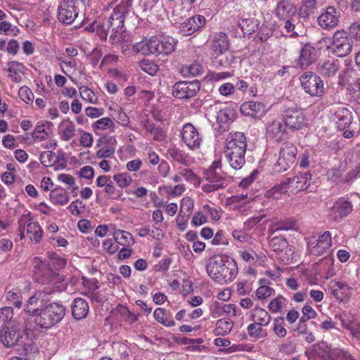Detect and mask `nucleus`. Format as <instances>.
I'll return each mask as SVG.
<instances>
[{
	"label": "nucleus",
	"instance_id": "51",
	"mask_svg": "<svg viewBox=\"0 0 360 360\" xmlns=\"http://www.w3.org/2000/svg\"><path fill=\"white\" fill-rule=\"evenodd\" d=\"M113 179L120 188L128 186L132 181L131 176L126 172L115 174Z\"/></svg>",
	"mask_w": 360,
	"mask_h": 360
},
{
	"label": "nucleus",
	"instance_id": "8",
	"mask_svg": "<svg viewBox=\"0 0 360 360\" xmlns=\"http://www.w3.org/2000/svg\"><path fill=\"white\" fill-rule=\"evenodd\" d=\"M300 80L304 91L311 96L320 97L323 94V81L316 73L307 72L300 77Z\"/></svg>",
	"mask_w": 360,
	"mask_h": 360
},
{
	"label": "nucleus",
	"instance_id": "32",
	"mask_svg": "<svg viewBox=\"0 0 360 360\" xmlns=\"http://www.w3.org/2000/svg\"><path fill=\"white\" fill-rule=\"evenodd\" d=\"M284 129L281 122L274 120L266 127V136L269 139L279 140Z\"/></svg>",
	"mask_w": 360,
	"mask_h": 360
},
{
	"label": "nucleus",
	"instance_id": "34",
	"mask_svg": "<svg viewBox=\"0 0 360 360\" xmlns=\"http://www.w3.org/2000/svg\"><path fill=\"white\" fill-rule=\"evenodd\" d=\"M113 238L117 243L124 247L130 246L134 243L132 235L122 230L115 231L113 233Z\"/></svg>",
	"mask_w": 360,
	"mask_h": 360
},
{
	"label": "nucleus",
	"instance_id": "33",
	"mask_svg": "<svg viewBox=\"0 0 360 360\" xmlns=\"http://www.w3.org/2000/svg\"><path fill=\"white\" fill-rule=\"evenodd\" d=\"M8 70L9 72L8 77L11 78L14 82H20L22 79L19 72H22L24 69V65L18 61H11L7 63Z\"/></svg>",
	"mask_w": 360,
	"mask_h": 360
},
{
	"label": "nucleus",
	"instance_id": "46",
	"mask_svg": "<svg viewBox=\"0 0 360 360\" xmlns=\"http://www.w3.org/2000/svg\"><path fill=\"white\" fill-rule=\"evenodd\" d=\"M141 69L150 75H154L158 70V65L153 60L143 59L140 61Z\"/></svg>",
	"mask_w": 360,
	"mask_h": 360
},
{
	"label": "nucleus",
	"instance_id": "55",
	"mask_svg": "<svg viewBox=\"0 0 360 360\" xmlns=\"http://www.w3.org/2000/svg\"><path fill=\"white\" fill-rule=\"evenodd\" d=\"M283 317H278L274 321L273 330L279 338L285 337L287 333V331L283 326Z\"/></svg>",
	"mask_w": 360,
	"mask_h": 360
},
{
	"label": "nucleus",
	"instance_id": "19",
	"mask_svg": "<svg viewBox=\"0 0 360 360\" xmlns=\"http://www.w3.org/2000/svg\"><path fill=\"white\" fill-rule=\"evenodd\" d=\"M340 67V61L335 58H328L320 61L317 65V72L323 77H334Z\"/></svg>",
	"mask_w": 360,
	"mask_h": 360
},
{
	"label": "nucleus",
	"instance_id": "53",
	"mask_svg": "<svg viewBox=\"0 0 360 360\" xmlns=\"http://www.w3.org/2000/svg\"><path fill=\"white\" fill-rule=\"evenodd\" d=\"M80 96L84 100L91 103H96L97 98L95 96L94 92L86 86H82L79 88Z\"/></svg>",
	"mask_w": 360,
	"mask_h": 360
},
{
	"label": "nucleus",
	"instance_id": "61",
	"mask_svg": "<svg viewBox=\"0 0 360 360\" xmlns=\"http://www.w3.org/2000/svg\"><path fill=\"white\" fill-rule=\"evenodd\" d=\"M349 32L353 38L360 41V20L354 22L349 26Z\"/></svg>",
	"mask_w": 360,
	"mask_h": 360
},
{
	"label": "nucleus",
	"instance_id": "25",
	"mask_svg": "<svg viewBox=\"0 0 360 360\" xmlns=\"http://www.w3.org/2000/svg\"><path fill=\"white\" fill-rule=\"evenodd\" d=\"M352 210L351 202L343 198L339 199L332 208L333 219L337 221L348 215Z\"/></svg>",
	"mask_w": 360,
	"mask_h": 360
},
{
	"label": "nucleus",
	"instance_id": "63",
	"mask_svg": "<svg viewBox=\"0 0 360 360\" xmlns=\"http://www.w3.org/2000/svg\"><path fill=\"white\" fill-rule=\"evenodd\" d=\"M104 113V110L103 108H97L94 107H87L85 109V114L86 116L91 118H96Z\"/></svg>",
	"mask_w": 360,
	"mask_h": 360
},
{
	"label": "nucleus",
	"instance_id": "54",
	"mask_svg": "<svg viewBox=\"0 0 360 360\" xmlns=\"http://www.w3.org/2000/svg\"><path fill=\"white\" fill-rule=\"evenodd\" d=\"M48 136L44 124L36 126L34 130L31 133V136L34 140L44 141Z\"/></svg>",
	"mask_w": 360,
	"mask_h": 360
},
{
	"label": "nucleus",
	"instance_id": "14",
	"mask_svg": "<svg viewBox=\"0 0 360 360\" xmlns=\"http://www.w3.org/2000/svg\"><path fill=\"white\" fill-rule=\"evenodd\" d=\"M269 246L271 250L276 252H282L285 250L284 255L280 256V259L283 262H288L292 259L293 254L291 248L288 246V243L283 236H274L269 239Z\"/></svg>",
	"mask_w": 360,
	"mask_h": 360
},
{
	"label": "nucleus",
	"instance_id": "28",
	"mask_svg": "<svg viewBox=\"0 0 360 360\" xmlns=\"http://www.w3.org/2000/svg\"><path fill=\"white\" fill-rule=\"evenodd\" d=\"M49 198L52 203L58 205H65L69 202L68 193L65 188L61 187L51 190Z\"/></svg>",
	"mask_w": 360,
	"mask_h": 360
},
{
	"label": "nucleus",
	"instance_id": "3",
	"mask_svg": "<svg viewBox=\"0 0 360 360\" xmlns=\"http://www.w3.org/2000/svg\"><path fill=\"white\" fill-rule=\"evenodd\" d=\"M247 149L246 137L243 133H230L226 139L224 155L229 165L234 169H241L245 163Z\"/></svg>",
	"mask_w": 360,
	"mask_h": 360
},
{
	"label": "nucleus",
	"instance_id": "1",
	"mask_svg": "<svg viewBox=\"0 0 360 360\" xmlns=\"http://www.w3.org/2000/svg\"><path fill=\"white\" fill-rule=\"evenodd\" d=\"M32 264L34 280L38 283L46 285L42 290L36 292L30 297L25 305L24 311L35 317L40 311L41 306L45 304L43 295H51L56 292L58 288L56 285L62 278L58 273L53 271L47 264L38 257L33 259Z\"/></svg>",
	"mask_w": 360,
	"mask_h": 360
},
{
	"label": "nucleus",
	"instance_id": "58",
	"mask_svg": "<svg viewBox=\"0 0 360 360\" xmlns=\"http://www.w3.org/2000/svg\"><path fill=\"white\" fill-rule=\"evenodd\" d=\"M223 304L219 302H214L210 307V314L214 318H218L224 315Z\"/></svg>",
	"mask_w": 360,
	"mask_h": 360
},
{
	"label": "nucleus",
	"instance_id": "52",
	"mask_svg": "<svg viewBox=\"0 0 360 360\" xmlns=\"http://www.w3.org/2000/svg\"><path fill=\"white\" fill-rule=\"evenodd\" d=\"M56 154L51 151H44L40 155V162L45 167L54 166L56 165Z\"/></svg>",
	"mask_w": 360,
	"mask_h": 360
},
{
	"label": "nucleus",
	"instance_id": "49",
	"mask_svg": "<svg viewBox=\"0 0 360 360\" xmlns=\"http://www.w3.org/2000/svg\"><path fill=\"white\" fill-rule=\"evenodd\" d=\"M330 289L331 290V293L336 297L337 298L340 299V291L345 292V290L349 289V287L347 285L343 282L341 281H331L329 283L328 285Z\"/></svg>",
	"mask_w": 360,
	"mask_h": 360
},
{
	"label": "nucleus",
	"instance_id": "56",
	"mask_svg": "<svg viewBox=\"0 0 360 360\" xmlns=\"http://www.w3.org/2000/svg\"><path fill=\"white\" fill-rule=\"evenodd\" d=\"M18 96L23 101L27 104L32 103L34 94L27 86H22L18 91Z\"/></svg>",
	"mask_w": 360,
	"mask_h": 360
},
{
	"label": "nucleus",
	"instance_id": "18",
	"mask_svg": "<svg viewBox=\"0 0 360 360\" xmlns=\"http://www.w3.org/2000/svg\"><path fill=\"white\" fill-rule=\"evenodd\" d=\"M319 25L323 29H331L339 22V13L334 7L330 6L318 18Z\"/></svg>",
	"mask_w": 360,
	"mask_h": 360
},
{
	"label": "nucleus",
	"instance_id": "42",
	"mask_svg": "<svg viewBox=\"0 0 360 360\" xmlns=\"http://www.w3.org/2000/svg\"><path fill=\"white\" fill-rule=\"evenodd\" d=\"M262 326L256 323L250 324L247 328L248 335L251 338L257 339L266 337L267 333L262 329Z\"/></svg>",
	"mask_w": 360,
	"mask_h": 360
},
{
	"label": "nucleus",
	"instance_id": "35",
	"mask_svg": "<svg viewBox=\"0 0 360 360\" xmlns=\"http://www.w3.org/2000/svg\"><path fill=\"white\" fill-rule=\"evenodd\" d=\"M167 155L173 160L178 162L184 165L188 164V155L180 149L173 147L167 150Z\"/></svg>",
	"mask_w": 360,
	"mask_h": 360
},
{
	"label": "nucleus",
	"instance_id": "22",
	"mask_svg": "<svg viewBox=\"0 0 360 360\" xmlns=\"http://www.w3.org/2000/svg\"><path fill=\"white\" fill-rule=\"evenodd\" d=\"M240 110L244 115L256 118L265 113V106L261 102L248 101L240 105Z\"/></svg>",
	"mask_w": 360,
	"mask_h": 360
},
{
	"label": "nucleus",
	"instance_id": "7",
	"mask_svg": "<svg viewBox=\"0 0 360 360\" xmlns=\"http://www.w3.org/2000/svg\"><path fill=\"white\" fill-rule=\"evenodd\" d=\"M297 147L290 141L284 142L279 150L278 159L274 165V171L283 172L290 168L295 160Z\"/></svg>",
	"mask_w": 360,
	"mask_h": 360
},
{
	"label": "nucleus",
	"instance_id": "30",
	"mask_svg": "<svg viewBox=\"0 0 360 360\" xmlns=\"http://www.w3.org/2000/svg\"><path fill=\"white\" fill-rule=\"evenodd\" d=\"M233 327V321L229 318H223L217 320L214 333L216 335L224 336L230 333Z\"/></svg>",
	"mask_w": 360,
	"mask_h": 360
},
{
	"label": "nucleus",
	"instance_id": "62",
	"mask_svg": "<svg viewBox=\"0 0 360 360\" xmlns=\"http://www.w3.org/2000/svg\"><path fill=\"white\" fill-rule=\"evenodd\" d=\"M219 91L222 96L232 95L235 91V86L231 83H224L220 86Z\"/></svg>",
	"mask_w": 360,
	"mask_h": 360
},
{
	"label": "nucleus",
	"instance_id": "50",
	"mask_svg": "<svg viewBox=\"0 0 360 360\" xmlns=\"http://www.w3.org/2000/svg\"><path fill=\"white\" fill-rule=\"evenodd\" d=\"M13 316V311L11 307H3L0 309V321L4 325L13 326L11 322Z\"/></svg>",
	"mask_w": 360,
	"mask_h": 360
},
{
	"label": "nucleus",
	"instance_id": "11",
	"mask_svg": "<svg viewBox=\"0 0 360 360\" xmlns=\"http://www.w3.org/2000/svg\"><path fill=\"white\" fill-rule=\"evenodd\" d=\"M181 135L182 141L189 149L194 150L200 148L202 136L192 124H185L181 131Z\"/></svg>",
	"mask_w": 360,
	"mask_h": 360
},
{
	"label": "nucleus",
	"instance_id": "45",
	"mask_svg": "<svg viewBox=\"0 0 360 360\" xmlns=\"http://www.w3.org/2000/svg\"><path fill=\"white\" fill-rule=\"evenodd\" d=\"M21 292L18 288H13L6 294V299L13 302V304L20 309L22 306Z\"/></svg>",
	"mask_w": 360,
	"mask_h": 360
},
{
	"label": "nucleus",
	"instance_id": "48",
	"mask_svg": "<svg viewBox=\"0 0 360 360\" xmlns=\"http://www.w3.org/2000/svg\"><path fill=\"white\" fill-rule=\"evenodd\" d=\"M181 176L187 181L193 185H199L200 179L192 169L188 168H179Z\"/></svg>",
	"mask_w": 360,
	"mask_h": 360
},
{
	"label": "nucleus",
	"instance_id": "15",
	"mask_svg": "<svg viewBox=\"0 0 360 360\" xmlns=\"http://www.w3.org/2000/svg\"><path fill=\"white\" fill-rule=\"evenodd\" d=\"M20 338L21 335L14 325H4L0 330V341L5 347L15 346Z\"/></svg>",
	"mask_w": 360,
	"mask_h": 360
},
{
	"label": "nucleus",
	"instance_id": "21",
	"mask_svg": "<svg viewBox=\"0 0 360 360\" xmlns=\"http://www.w3.org/2000/svg\"><path fill=\"white\" fill-rule=\"evenodd\" d=\"M311 175L309 172L301 173L292 178H288V184L292 191H300L307 189L310 185Z\"/></svg>",
	"mask_w": 360,
	"mask_h": 360
},
{
	"label": "nucleus",
	"instance_id": "10",
	"mask_svg": "<svg viewBox=\"0 0 360 360\" xmlns=\"http://www.w3.org/2000/svg\"><path fill=\"white\" fill-rule=\"evenodd\" d=\"M200 89V84L198 80L178 82L173 86L172 94L177 98L189 99L195 96Z\"/></svg>",
	"mask_w": 360,
	"mask_h": 360
},
{
	"label": "nucleus",
	"instance_id": "38",
	"mask_svg": "<svg viewBox=\"0 0 360 360\" xmlns=\"http://www.w3.org/2000/svg\"><path fill=\"white\" fill-rule=\"evenodd\" d=\"M290 188L288 184V180L282 181L281 184L274 186L271 190L267 191V196L278 199L282 194H285L288 190Z\"/></svg>",
	"mask_w": 360,
	"mask_h": 360
},
{
	"label": "nucleus",
	"instance_id": "36",
	"mask_svg": "<svg viewBox=\"0 0 360 360\" xmlns=\"http://www.w3.org/2000/svg\"><path fill=\"white\" fill-rule=\"evenodd\" d=\"M295 226V221L290 219L276 220L271 226L269 231L274 233V232L278 231H288L293 229Z\"/></svg>",
	"mask_w": 360,
	"mask_h": 360
},
{
	"label": "nucleus",
	"instance_id": "6",
	"mask_svg": "<svg viewBox=\"0 0 360 360\" xmlns=\"http://www.w3.org/2000/svg\"><path fill=\"white\" fill-rule=\"evenodd\" d=\"M65 308L63 305L53 302L44 304L40 311L34 317V323L41 328L49 329L59 323L65 316Z\"/></svg>",
	"mask_w": 360,
	"mask_h": 360
},
{
	"label": "nucleus",
	"instance_id": "17",
	"mask_svg": "<svg viewBox=\"0 0 360 360\" xmlns=\"http://www.w3.org/2000/svg\"><path fill=\"white\" fill-rule=\"evenodd\" d=\"M316 55L317 51L314 46L310 44H305L300 51V56L296 61V65L302 69H306L315 62Z\"/></svg>",
	"mask_w": 360,
	"mask_h": 360
},
{
	"label": "nucleus",
	"instance_id": "41",
	"mask_svg": "<svg viewBox=\"0 0 360 360\" xmlns=\"http://www.w3.org/2000/svg\"><path fill=\"white\" fill-rule=\"evenodd\" d=\"M259 282L261 285L255 292L256 296L259 300L266 299L274 292V290L266 285V280H260Z\"/></svg>",
	"mask_w": 360,
	"mask_h": 360
},
{
	"label": "nucleus",
	"instance_id": "12",
	"mask_svg": "<svg viewBox=\"0 0 360 360\" xmlns=\"http://www.w3.org/2000/svg\"><path fill=\"white\" fill-rule=\"evenodd\" d=\"M78 15L77 6L74 0H63L58 7V19L65 24H72Z\"/></svg>",
	"mask_w": 360,
	"mask_h": 360
},
{
	"label": "nucleus",
	"instance_id": "4",
	"mask_svg": "<svg viewBox=\"0 0 360 360\" xmlns=\"http://www.w3.org/2000/svg\"><path fill=\"white\" fill-rule=\"evenodd\" d=\"M124 8L120 7L114 8L113 13L106 20L102 22H94L90 25L96 31L101 39H106L109 35L110 39L114 42L118 36L123 32V13Z\"/></svg>",
	"mask_w": 360,
	"mask_h": 360
},
{
	"label": "nucleus",
	"instance_id": "16",
	"mask_svg": "<svg viewBox=\"0 0 360 360\" xmlns=\"http://www.w3.org/2000/svg\"><path fill=\"white\" fill-rule=\"evenodd\" d=\"M205 18L203 15H196L186 19L179 27L180 32L184 36H189L204 27Z\"/></svg>",
	"mask_w": 360,
	"mask_h": 360
},
{
	"label": "nucleus",
	"instance_id": "9",
	"mask_svg": "<svg viewBox=\"0 0 360 360\" xmlns=\"http://www.w3.org/2000/svg\"><path fill=\"white\" fill-rule=\"evenodd\" d=\"M332 53L338 57L347 56L352 49V41L344 30L335 32L333 37L331 45Z\"/></svg>",
	"mask_w": 360,
	"mask_h": 360
},
{
	"label": "nucleus",
	"instance_id": "13",
	"mask_svg": "<svg viewBox=\"0 0 360 360\" xmlns=\"http://www.w3.org/2000/svg\"><path fill=\"white\" fill-rule=\"evenodd\" d=\"M283 119L286 127L290 129L298 130L304 124V116L303 112L296 108H288L285 110Z\"/></svg>",
	"mask_w": 360,
	"mask_h": 360
},
{
	"label": "nucleus",
	"instance_id": "37",
	"mask_svg": "<svg viewBox=\"0 0 360 360\" xmlns=\"http://www.w3.org/2000/svg\"><path fill=\"white\" fill-rule=\"evenodd\" d=\"M330 246V245L326 244V242L323 243L319 239L314 240H311L308 243V248L311 254L316 256L323 255Z\"/></svg>",
	"mask_w": 360,
	"mask_h": 360
},
{
	"label": "nucleus",
	"instance_id": "23",
	"mask_svg": "<svg viewBox=\"0 0 360 360\" xmlns=\"http://www.w3.org/2000/svg\"><path fill=\"white\" fill-rule=\"evenodd\" d=\"M26 216V233L32 242L37 243L43 236V230L37 221H32L30 214Z\"/></svg>",
	"mask_w": 360,
	"mask_h": 360
},
{
	"label": "nucleus",
	"instance_id": "20",
	"mask_svg": "<svg viewBox=\"0 0 360 360\" xmlns=\"http://www.w3.org/2000/svg\"><path fill=\"white\" fill-rule=\"evenodd\" d=\"M336 118L337 127L340 131L352 127V113L344 106L338 107L334 112Z\"/></svg>",
	"mask_w": 360,
	"mask_h": 360
},
{
	"label": "nucleus",
	"instance_id": "47",
	"mask_svg": "<svg viewBox=\"0 0 360 360\" xmlns=\"http://www.w3.org/2000/svg\"><path fill=\"white\" fill-rule=\"evenodd\" d=\"M116 310L120 314L122 318L129 323L131 324L137 321L136 316L132 314L127 307L123 305H119L116 308Z\"/></svg>",
	"mask_w": 360,
	"mask_h": 360
},
{
	"label": "nucleus",
	"instance_id": "44",
	"mask_svg": "<svg viewBox=\"0 0 360 360\" xmlns=\"http://www.w3.org/2000/svg\"><path fill=\"white\" fill-rule=\"evenodd\" d=\"M328 356L331 360H355L348 352L340 349L330 350Z\"/></svg>",
	"mask_w": 360,
	"mask_h": 360
},
{
	"label": "nucleus",
	"instance_id": "40",
	"mask_svg": "<svg viewBox=\"0 0 360 360\" xmlns=\"http://www.w3.org/2000/svg\"><path fill=\"white\" fill-rule=\"evenodd\" d=\"M115 124L112 120L109 117H103L96 120L92 124V128L94 131L98 130H106L109 129L113 132L115 131Z\"/></svg>",
	"mask_w": 360,
	"mask_h": 360
},
{
	"label": "nucleus",
	"instance_id": "39",
	"mask_svg": "<svg viewBox=\"0 0 360 360\" xmlns=\"http://www.w3.org/2000/svg\"><path fill=\"white\" fill-rule=\"evenodd\" d=\"M204 178L210 183H224L226 175L222 170L208 169L204 174Z\"/></svg>",
	"mask_w": 360,
	"mask_h": 360
},
{
	"label": "nucleus",
	"instance_id": "60",
	"mask_svg": "<svg viewBox=\"0 0 360 360\" xmlns=\"http://www.w3.org/2000/svg\"><path fill=\"white\" fill-rule=\"evenodd\" d=\"M115 153V148L105 146L100 148L96 153V157L98 158H106L111 157Z\"/></svg>",
	"mask_w": 360,
	"mask_h": 360
},
{
	"label": "nucleus",
	"instance_id": "2",
	"mask_svg": "<svg viewBox=\"0 0 360 360\" xmlns=\"http://www.w3.org/2000/svg\"><path fill=\"white\" fill-rule=\"evenodd\" d=\"M206 270L209 276L220 284L232 281L238 271L234 259L221 255H214L210 258Z\"/></svg>",
	"mask_w": 360,
	"mask_h": 360
},
{
	"label": "nucleus",
	"instance_id": "5",
	"mask_svg": "<svg viewBox=\"0 0 360 360\" xmlns=\"http://www.w3.org/2000/svg\"><path fill=\"white\" fill-rule=\"evenodd\" d=\"M176 41L173 37L162 36L160 37H152L146 41H141L135 46L138 52L146 55L149 53L156 56L163 54L168 55L174 51Z\"/></svg>",
	"mask_w": 360,
	"mask_h": 360
},
{
	"label": "nucleus",
	"instance_id": "57",
	"mask_svg": "<svg viewBox=\"0 0 360 360\" xmlns=\"http://www.w3.org/2000/svg\"><path fill=\"white\" fill-rule=\"evenodd\" d=\"M75 134V127L72 122H68L61 134L63 141H69Z\"/></svg>",
	"mask_w": 360,
	"mask_h": 360
},
{
	"label": "nucleus",
	"instance_id": "59",
	"mask_svg": "<svg viewBox=\"0 0 360 360\" xmlns=\"http://www.w3.org/2000/svg\"><path fill=\"white\" fill-rule=\"evenodd\" d=\"M286 301L285 298L280 295L272 300L269 304V309L274 313L278 312L282 307L283 302Z\"/></svg>",
	"mask_w": 360,
	"mask_h": 360
},
{
	"label": "nucleus",
	"instance_id": "27",
	"mask_svg": "<svg viewBox=\"0 0 360 360\" xmlns=\"http://www.w3.org/2000/svg\"><path fill=\"white\" fill-rule=\"evenodd\" d=\"M89 309V304L86 300L80 297L76 298L72 304V316L77 320L82 319L87 316Z\"/></svg>",
	"mask_w": 360,
	"mask_h": 360
},
{
	"label": "nucleus",
	"instance_id": "43",
	"mask_svg": "<svg viewBox=\"0 0 360 360\" xmlns=\"http://www.w3.org/2000/svg\"><path fill=\"white\" fill-rule=\"evenodd\" d=\"M154 318L160 323L167 326L171 327L175 325V322L173 320H168L167 319L166 310L162 308H158L154 311Z\"/></svg>",
	"mask_w": 360,
	"mask_h": 360
},
{
	"label": "nucleus",
	"instance_id": "31",
	"mask_svg": "<svg viewBox=\"0 0 360 360\" xmlns=\"http://www.w3.org/2000/svg\"><path fill=\"white\" fill-rule=\"evenodd\" d=\"M238 26L240 28L243 37L250 35L257 30V24L254 19L242 18L238 20Z\"/></svg>",
	"mask_w": 360,
	"mask_h": 360
},
{
	"label": "nucleus",
	"instance_id": "24",
	"mask_svg": "<svg viewBox=\"0 0 360 360\" xmlns=\"http://www.w3.org/2000/svg\"><path fill=\"white\" fill-rule=\"evenodd\" d=\"M235 112L231 108H224L217 112L216 118L219 133H223L228 129V125L233 120Z\"/></svg>",
	"mask_w": 360,
	"mask_h": 360
},
{
	"label": "nucleus",
	"instance_id": "26",
	"mask_svg": "<svg viewBox=\"0 0 360 360\" xmlns=\"http://www.w3.org/2000/svg\"><path fill=\"white\" fill-rule=\"evenodd\" d=\"M229 42L225 33L218 32L214 35L212 49L216 55H221L229 49Z\"/></svg>",
	"mask_w": 360,
	"mask_h": 360
},
{
	"label": "nucleus",
	"instance_id": "29",
	"mask_svg": "<svg viewBox=\"0 0 360 360\" xmlns=\"http://www.w3.org/2000/svg\"><path fill=\"white\" fill-rule=\"evenodd\" d=\"M250 319L254 323L264 326H267L271 321L269 313L260 307H255L251 311Z\"/></svg>",
	"mask_w": 360,
	"mask_h": 360
},
{
	"label": "nucleus",
	"instance_id": "64",
	"mask_svg": "<svg viewBox=\"0 0 360 360\" xmlns=\"http://www.w3.org/2000/svg\"><path fill=\"white\" fill-rule=\"evenodd\" d=\"M223 312L224 315H226L227 318L233 317L237 315L236 307L233 304H223Z\"/></svg>",
	"mask_w": 360,
	"mask_h": 360
}]
</instances>
